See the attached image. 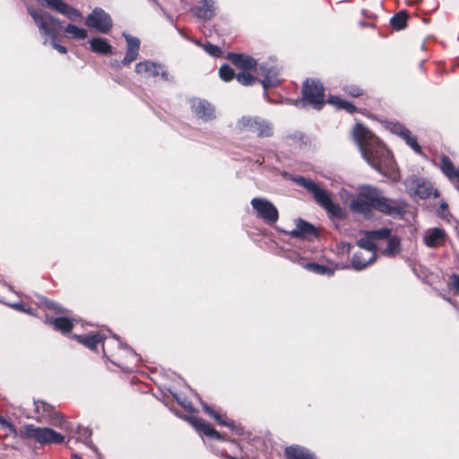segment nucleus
<instances>
[{"label": "nucleus", "instance_id": "28", "mask_svg": "<svg viewBox=\"0 0 459 459\" xmlns=\"http://www.w3.org/2000/svg\"><path fill=\"white\" fill-rule=\"evenodd\" d=\"M195 14L202 20H210L215 15L213 0H203L202 5L195 8Z\"/></svg>", "mask_w": 459, "mask_h": 459}, {"label": "nucleus", "instance_id": "50", "mask_svg": "<svg viewBox=\"0 0 459 459\" xmlns=\"http://www.w3.org/2000/svg\"><path fill=\"white\" fill-rule=\"evenodd\" d=\"M73 458L74 459H82V457L80 455H78L77 454H74Z\"/></svg>", "mask_w": 459, "mask_h": 459}, {"label": "nucleus", "instance_id": "6", "mask_svg": "<svg viewBox=\"0 0 459 459\" xmlns=\"http://www.w3.org/2000/svg\"><path fill=\"white\" fill-rule=\"evenodd\" d=\"M74 337L79 342H81L85 347H87L91 350H95L97 348V345L99 343L102 342L103 354L106 357L108 356V348L111 344L117 345V347H119L121 349H125V350L128 351V352L134 357L137 356L136 353L131 348H129L126 344L122 343V342L120 341V339L117 335H114V339L108 342H104V340L106 337L103 333H97L95 334H91V335H74Z\"/></svg>", "mask_w": 459, "mask_h": 459}, {"label": "nucleus", "instance_id": "43", "mask_svg": "<svg viewBox=\"0 0 459 459\" xmlns=\"http://www.w3.org/2000/svg\"><path fill=\"white\" fill-rule=\"evenodd\" d=\"M449 288L455 295H459V275L453 273L449 276Z\"/></svg>", "mask_w": 459, "mask_h": 459}, {"label": "nucleus", "instance_id": "16", "mask_svg": "<svg viewBox=\"0 0 459 459\" xmlns=\"http://www.w3.org/2000/svg\"><path fill=\"white\" fill-rule=\"evenodd\" d=\"M447 239V233L442 228H429L423 234V243L429 248L443 247Z\"/></svg>", "mask_w": 459, "mask_h": 459}, {"label": "nucleus", "instance_id": "47", "mask_svg": "<svg viewBox=\"0 0 459 459\" xmlns=\"http://www.w3.org/2000/svg\"><path fill=\"white\" fill-rule=\"evenodd\" d=\"M401 129H407V128L400 124H395L393 126L392 131H393V133L401 136V133H400L402 131Z\"/></svg>", "mask_w": 459, "mask_h": 459}, {"label": "nucleus", "instance_id": "12", "mask_svg": "<svg viewBox=\"0 0 459 459\" xmlns=\"http://www.w3.org/2000/svg\"><path fill=\"white\" fill-rule=\"evenodd\" d=\"M190 108L193 115L204 123H209L216 118L214 106L206 100L193 98L190 100Z\"/></svg>", "mask_w": 459, "mask_h": 459}, {"label": "nucleus", "instance_id": "23", "mask_svg": "<svg viewBox=\"0 0 459 459\" xmlns=\"http://www.w3.org/2000/svg\"><path fill=\"white\" fill-rule=\"evenodd\" d=\"M441 170L457 187L459 184V168H455L448 157H442Z\"/></svg>", "mask_w": 459, "mask_h": 459}, {"label": "nucleus", "instance_id": "51", "mask_svg": "<svg viewBox=\"0 0 459 459\" xmlns=\"http://www.w3.org/2000/svg\"><path fill=\"white\" fill-rule=\"evenodd\" d=\"M112 65H117V68L120 67V64H118L117 61H115L114 63H112Z\"/></svg>", "mask_w": 459, "mask_h": 459}, {"label": "nucleus", "instance_id": "13", "mask_svg": "<svg viewBox=\"0 0 459 459\" xmlns=\"http://www.w3.org/2000/svg\"><path fill=\"white\" fill-rule=\"evenodd\" d=\"M256 73L258 75L264 77L262 84L265 89L269 87H276L281 82V79L279 77L280 68L274 61H266L260 64Z\"/></svg>", "mask_w": 459, "mask_h": 459}, {"label": "nucleus", "instance_id": "38", "mask_svg": "<svg viewBox=\"0 0 459 459\" xmlns=\"http://www.w3.org/2000/svg\"><path fill=\"white\" fill-rule=\"evenodd\" d=\"M237 81L245 86L251 85L255 82V78L250 74V71H242L236 74Z\"/></svg>", "mask_w": 459, "mask_h": 459}, {"label": "nucleus", "instance_id": "8", "mask_svg": "<svg viewBox=\"0 0 459 459\" xmlns=\"http://www.w3.org/2000/svg\"><path fill=\"white\" fill-rule=\"evenodd\" d=\"M304 101L307 102L316 109H321L325 103V89L320 81L307 79L302 87Z\"/></svg>", "mask_w": 459, "mask_h": 459}, {"label": "nucleus", "instance_id": "7", "mask_svg": "<svg viewBox=\"0 0 459 459\" xmlns=\"http://www.w3.org/2000/svg\"><path fill=\"white\" fill-rule=\"evenodd\" d=\"M375 209L394 219L403 218L405 213V205L403 202L384 196L377 188Z\"/></svg>", "mask_w": 459, "mask_h": 459}, {"label": "nucleus", "instance_id": "24", "mask_svg": "<svg viewBox=\"0 0 459 459\" xmlns=\"http://www.w3.org/2000/svg\"><path fill=\"white\" fill-rule=\"evenodd\" d=\"M316 234V230L313 225L299 219L296 222V228L290 232V235L294 238H309Z\"/></svg>", "mask_w": 459, "mask_h": 459}, {"label": "nucleus", "instance_id": "26", "mask_svg": "<svg viewBox=\"0 0 459 459\" xmlns=\"http://www.w3.org/2000/svg\"><path fill=\"white\" fill-rule=\"evenodd\" d=\"M284 453L288 459H315V455L308 449L300 446H287Z\"/></svg>", "mask_w": 459, "mask_h": 459}, {"label": "nucleus", "instance_id": "30", "mask_svg": "<svg viewBox=\"0 0 459 459\" xmlns=\"http://www.w3.org/2000/svg\"><path fill=\"white\" fill-rule=\"evenodd\" d=\"M76 433L77 441L83 443L86 446L90 447L93 452H97V447L92 444L91 440L92 433L90 429L84 427H78Z\"/></svg>", "mask_w": 459, "mask_h": 459}, {"label": "nucleus", "instance_id": "21", "mask_svg": "<svg viewBox=\"0 0 459 459\" xmlns=\"http://www.w3.org/2000/svg\"><path fill=\"white\" fill-rule=\"evenodd\" d=\"M227 57L235 66L243 71H250L252 69L256 71L258 68L256 67V61L249 56L229 53Z\"/></svg>", "mask_w": 459, "mask_h": 459}, {"label": "nucleus", "instance_id": "17", "mask_svg": "<svg viewBox=\"0 0 459 459\" xmlns=\"http://www.w3.org/2000/svg\"><path fill=\"white\" fill-rule=\"evenodd\" d=\"M47 5L66 16L68 19L76 22L82 20V14L75 8L65 3L63 0H44Z\"/></svg>", "mask_w": 459, "mask_h": 459}, {"label": "nucleus", "instance_id": "27", "mask_svg": "<svg viewBox=\"0 0 459 459\" xmlns=\"http://www.w3.org/2000/svg\"><path fill=\"white\" fill-rule=\"evenodd\" d=\"M90 48L92 52L108 55L113 53V47L108 42L107 39L100 37L93 38L89 41Z\"/></svg>", "mask_w": 459, "mask_h": 459}, {"label": "nucleus", "instance_id": "15", "mask_svg": "<svg viewBox=\"0 0 459 459\" xmlns=\"http://www.w3.org/2000/svg\"><path fill=\"white\" fill-rule=\"evenodd\" d=\"M357 245L359 247L360 250L355 253V263L361 267L362 264L359 263L358 258L361 255H366V257L368 261H376L377 259V244L373 240L371 236L367 232L364 238H361L358 240Z\"/></svg>", "mask_w": 459, "mask_h": 459}, {"label": "nucleus", "instance_id": "3", "mask_svg": "<svg viewBox=\"0 0 459 459\" xmlns=\"http://www.w3.org/2000/svg\"><path fill=\"white\" fill-rule=\"evenodd\" d=\"M294 181L311 194L316 203L324 208L330 216L336 218L342 216L341 206L333 202V195L325 188L312 179L301 176L295 178Z\"/></svg>", "mask_w": 459, "mask_h": 459}, {"label": "nucleus", "instance_id": "33", "mask_svg": "<svg viewBox=\"0 0 459 459\" xmlns=\"http://www.w3.org/2000/svg\"><path fill=\"white\" fill-rule=\"evenodd\" d=\"M401 137L406 142V143L417 153H421L420 144L417 143L415 137L411 135V132L408 129H401Z\"/></svg>", "mask_w": 459, "mask_h": 459}, {"label": "nucleus", "instance_id": "2", "mask_svg": "<svg viewBox=\"0 0 459 459\" xmlns=\"http://www.w3.org/2000/svg\"><path fill=\"white\" fill-rule=\"evenodd\" d=\"M0 426L4 430V435L19 437L23 440H31L40 445L62 444L65 442V435L53 429L37 427L33 424H25L19 431L4 418L0 417Z\"/></svg>", "mask_w": 459, "mask_h": 459}, {"label": "nucleus", "instance_id": "20", "mask_svg": "<svg viewBox=\"0 0 459 459\" xmlns=\"http://www.w3.org/2000/svg\"><path fill=\"white\" fill-rule=\"evenodd\" d=\"M187 420L195 429L204 435L217 440H224L222 436L215 429H213L210 424L204 422L201 418L189 416Z\"/></svg>", "mask_w": 459, "mask_h": 459}, {"label": "nucleus", "instance_id": "29", "mask_svg": "<svg viewBox=\"0 0 459 459\" xmlns=\"http://www.w3.org/2000/svg\"><path fill=\"white\" fill-rule=\"evenodd\" d=\"M387 246L382 251V254L388 257H394L401 251V239L394 235H392L386 239Z\"/></svg>", "mask_w": 459, "mask_h": 459}, {"label": "nucleus", "instance_id": "42", "mask_svg": "<svg viewBox=\"0 0 459 459\" xmlns=\"http://www.w3.org/2000/svg\"><path fill=\"white\" fill-rule=\"evenodd\" d=\"M40 303L43 304L47 308L56 311V313H64L65 310L61 308L59 305L55 303L52 300H49L46 298L40 299Z\"/></svg>", "mask_w": 459, "mask_h": 459}, {"label": "nucleus", "instance_id": "32", "mask_svg": "<svg viewBox=\"0 0 459 459\" xmlns=\"http://www.w3.org/2000/svg\"><path fill=\"white\" fill-rule=\"evenodd\" d=\"M65 32L69 34L74 39H84L88 36L85 29L79 28L74 24H68L65 29Z\"/></svg>", "mask_w": 459, "mask_h": 459}, {"label": "nucleus", "instance_id": "25", "mask_svg": "<svg viewBox=\"0 0 459 459\" xmlns=\"http://www.w3.org/2000/svg\"><path fill=\"white\" fill-rule=\"evenodd\" d=\"M45 323L52 325L56 330L65 334L70 333L74 326L73 321L65 316H59L54 319L47 317Z\"/></svg>", "mask_w": 459, "mask_h": 459}, {"label": "nucleus", "instance_id": "40", "mask_svg": "<svg viewBox=\"0 0 459 459\" xmlns=\"http://www.w3.org/2000/svg\"><path fill=\"white\" fill-rule=\"evenodd\" d=\"M304 267L316 274H325L328 272V268L316 263H307L304 264Z\"/></svg>", "mask_w": 459, "mask_h": 459}, {"label": "nucleus", "instance_id": "14", "mask_svg": "<svg viewBox=\"0 0 459 459\" xmlns=\"http://www.w3.org/2000/svg\"><path fill=\"white\" fill-rule=\"evenodd\" d=\"M404 185L410 195L417 196L420 199H426L429 197L434 191L430 182L421 180L414 176L407 178L404 182Z\"/></svg>", "mask_w": 459, "mask_h": 459}, {"label": "nucleus", "instance_id": "4", "mask_svg": "<svg viewBox=\"0 0 459 459\" xmlns=\"http://www.w3.org/2000/svg\"><path fill=\"white\" fill-rule=\"evenodd\" d=\"M28 12L38 26L41 37L44 38V44H47L48 41L56 38L57 29L61 25L58 19L53 17L48 13H39L31 7L28 8Z\"/></svg>", "mask_w": 459, "mask_h": 459}, {"label": "nucleus", "instance_id": "53", "mask_svg": "<svg viewBox=\"0 0 459 459\" xmlns=\"http://www.w3.org/2000/svg\"><path fill=\"white\" fill-rule=\"evenodd\" d=\"M457 189L459 190V186H457Z\"/></svg>", "mask_w": 459, "mask_h": 459}, {"label": "nucleus", "instance_id": "46", "mask_svg": "<svg viewBox=\"0 0 459 459\" xmlns=\"http://www.w3.org/2000/svg\"><path fill=\"white\" fill-rule=\"evenodd\" d=\"M348 92L353 97H358L361 95L362 91L359 87L351 86Z\"/></svg>", "mask_w": 459, "mask_h": 459}, {"label": "nucleus", "instance_id": "9", "mask_svg": "<svg viewBox=\"0 0 459 459\" xmlns=\"http://www.w3.org/2000/svg\"><path fill=\"white\" fill-rule=\"evenodd\" d=\"M377 187L363 186L359 193L351 200V208L352 211L367 214L371 209H375Z\"/></svg>", "mask_w": 459, "mask_h": 459}, {"label": "nucleus", "instance_id": "5", "mask_svg": "<svg viewBox=\"0 0 459 459\" xmlns=\"http://www.w3.org/2000/svg\"><path fill=\"white\" fill-rule=\"evenodd\" d=\"M237 127L240 132L253 133L261 138L273 134V124L260 117H242L238 119Z\"/></svg>", "mask_w": 459, "mask_h": 459}, {"label": "nucleus", "instance_id": "10", "mask_svg": "<svg viewBox=\"0 0 459 459\" xmlns=\"http://www.w3.org/2000/svg\"><path fill=\"white\" fill-rule=\"evenodd\" d=\"M251 205L256 213V217L263 220L267 225L272 226L278 221V210L269 200L255 197L251 200Z\"/></svg>", "mask_w": 459, "mask_h": 459}, {"label": "nucleus", "instance_id": "11", "mask_svg": "<svg viewBox=\"0 0 459 459\" xmlns=\"http://www.w3.org/2000/svg\"><path fill=\"white\" fill-rule=\"evenodd\" d=\"M85 24L100 33L107 34L112 28V20L101 8H95L86 18Z\"/></svg>", "mask_w": 459, "mask_h": 459}, {"label": "nucleus", "instance_id": "34", "mask_svg": "<svg viewBox=\"0 0 459 459\" xmlns=\"http://www.w3.org/2000/svg\"><path fill=\"white\" fill-rule=\"evenodd\" d=\"M193 42L195 45L201 47L207 54H209L210 56H212L213 57H219L221 55V49L216 45H213L210 42L202 44L198 40H193Z\"/></svg>", "mask_w": 459, "mask_h": 459}, {"label": "nucleus", "instance_id": "48", "mask_svg": "<svg viewBox=\"0 0 459 459\" xmlns=\"http://www.w3.org/2000/svg\"><path fill=\"white\" fill-rule=\"evenodd\" d=\"M59 427L63 429H65L66 432L70 433L72 431V428L70 426V424L68 422H66L65 420H63Z\"/></svg>", "mask_w": 459, "mask_h": 459}, {"label": "nucleus", "instance_id": "36", "mask_svg": "<svg viewBox=\"0 0 459 459\" xmlns=\"http://www.w3.org/2000/svg\"><path fill=\"white\" fill-rule=\"evenodd\" d=\"M35 411L38 414H41L43 417L51 416L54 411V407L44 402L38 401L34 402Z\"/></svg>", "mask_w": 459, "mask_h": 459}, {"label": "nucleus", "instance_id": "31", "mask_svg": "<svg viewBox=\"0 0 459 459\" xmlns=\"http://www.w3.org/2000/svg\"><path fill=\"white\" fill-rule=\"evenodd\" d=\"M408 17L409 16L406 11H400L390 19V23L392 27L396 30H403L407 26Z\"/></svg>", "mask_w": 459, "mask_h": 459}, {"label": "nucleus", "instance_id": "39", "mask_svg": "<svg viewBox=\"0 0 459 459\" xmlns=\"http://www.w3.org/2000/svg\"><path fill=\"white\" fill-rule=\"evenodd\" d=\"M220 77L225 81L230 82L236 77L234 70L228 65H223L219 70Z\"/></svg>", "mask_w": 459, "mask_h": 459}, {"label": "nucleus", "instance_id": "18", "mask_svg": "<svg viewBox=\"0 0 459 459\" xmlns=\"http://www.w3.org/2000/svg\"><path fill=\"white\" fill-rule=\"evenodd\" d=\"M135 72L145 77L161 75L164 80H168V73L163 70L160 64L151 61L139 62L135 65Z\"/></svg>", "mask_w": 459, "mask_h": 459}, {"label": "nucleus", "instance_id": "44", "mask_svg": "<svg viewBox=\"0 0 459 459\" xmlns=\"http://www.w3.org/2000/svg\"><path fill=\"white\" fill-rule=\"evenodd\" d=\"M176 400L178 401V403L182 406L184 407L186 410L189 411H193V406H192V403L191 402H189L186 397L181 395V394H174Z\"/></svg>", "mask_w": 459, "mask_h": 459}, {"label": "nucleus", "instance_id": "52", "mask_svg": "<svg viewBox=\"0 0 459 459\" xmlns=\"http://www.w3.org/2000/svg\"><path fill=\"white\" fill-rule=\"evenodd\" d=\"M441 207H442L443 209H445V208H446V207H447V204H443L441 205Z\"/></svg>", "mask_w": 459, "mask_h": 459}, {"label": "nucleus", "instance_id": "35", "mask_svg": "<svg viewBox=\"0 0 459 459\" xmlns=\"http://www.w3.org/2000/svg\"><path fill=\"white\" fill-rule=\"evenodd\" d=\"M329 102L335 105L339 108L344 109L349 113H353L356 108L349 101L343 100L339 97H331Z\"/></svg>", "mask_w": 459, "mask_h": 459}, {"label": "nucleus", "instance_id": "37", "mask_svg": "<svg viewBox=\"0 0 459 459\" xmlns=\"http://www.w3.org/2000/svg\"><path fill=\"white\" fill-rule=\"evenodd\" d=\"M368 233L371 236L373 240L376 242L377 240L387 239L391 236V230L387 228H382L376 230L368 231Z\"/></svg>", "mask_w": 459, "mask_h": 459}, {"label": "nucleus", "instance_id": "49", "mask_svg": "<svg viewBox=\"0 0 459 459\" xmlns=\"http://www.w3.org/2000/svg\"><path fill=\"white\" fill-rule=\"evenodd\" d=\"M13 307L15 308V309H20V310H22V311H26L24 308H23V306L22 304H13Z\"/></svg>", "mask_w": 459, "mask_h": 459}, {"label": "nucleus", "instance_id": "45", "mask_svg": "<svg viewBox=\"0 0 459 459\" xmlns=\"http://www.w3.org/2000/svg\"><path fill=\"white\" fill-rule=\"evenodd\" d=\"M51 45L55 49H56L61 54L66 53V48L65 46L59 45L56 43V38H54L53 39L49 40Z\"/></svg>", "mask_w": 459, "mask_h": 459}, {"label": "nucleus", "instance_id": "1", "mask_svg": "<svg viewBox=\"0 0 459 459\" xmlns=\"http://www.w3.org/2000/svg\"><path fill=\"white\" fill-rule=\"evenodd\" d=\"M353 139L362 157L374 169L394 181L397 180L399 175L392 154L372 132L357 124L353 129Z\"/></svg>", "mask_w": 459, "mask_h": 459}, {"label": "nucleus", "instance_id": "19", "mask_svg": "<svg viewBox=\"0 0 459 459\" xmlns=\"http://www.w3.org/2000/svg\"><path fill=\"white\" fill-rule=\"evenodd\" d=\"M123 36L126 40L127 48L126 56L123 58L121 64L123 65H128L133 61H134L139 55L140 40L137 38L126 33H123Z\"/></svg>", "mask_w": 459, "mask_h": 459}, {"label": "nucleus", "instance_id": "41", "mask_svg": "<svg viewBox=\"0 0 459 459\" xmlns=\"http://www.w3.org/2000/svg\"><path fill=\"white\" fill-rule=\"evenodd\" d=\"M366 257H368L366 255H359V257L358 258L359 263L362 264L363 265H361V267H359V265L355 263V254H354L352 256V259H351L352 267L355 270L359 271V270L365 269L368 265H369L375 262V261H368Z\"/></svg>", "mask_w": 459, "mask_h": 459}, {"label": "nucleus", "instance_id": "22", "mask_svg": "<svg viewBox=\"0 0 459 459\" xmlns=\"http://www.w3.org/2000/svg\"><path fill=\"white\" fill-rule=\"evenodd\" d=\"M202 406L205 413L208 414L210 417L213 418L220 425L226 426L230 429L235 430L238 434L241 433V429L236 427L233 420H229L226 416L215 411L212 408H211L204 403H202Z\"/></svg>", "mask_w": 459, "mask_h": 459}]
</instances>
